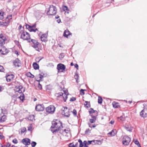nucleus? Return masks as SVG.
I'll return each instance as SVG.
<instances>
[{
	"mask_svg": "<svg viewBox=\"0 0 147 147\" xmlns=\"http://www.w3.org/2000/svg\"><path fill=\"white\" fill-rule=\"evenodd\" d=\"M51 130L53 133L60 130L62 128V124L58 120L53 121L52 122Z\"/></svg>",
	"mask_w": 147,
	"mask_h": 147,
	"instance_id": "obj_1",
	"label": "nucleus"
},
{
	"mask_svg": "<svg viewBox=\"0 0 147 147\" xmlns=\"http://www.w3.org/2000/svg\"><path fill=\"white\" fill-rule=\"evenodd\" d=\"M19 35L20 36V38L24 40H27L30 42V34L26 31H24V28H20V30Z\"/></svg>",
	"mask_w": 147,
	"mask_h": 147,
	"instance_id": "obj_2",
	"label": "nucleus"
},
{
	"mask_svg": "<svg viewBox=\"0 0 147 147\" xmlns=\"http://www.w3.org/2000/svg\"><path fill=\"white\" fill-rule=\"evenodd\" d=\"M68 95V93L65 92L63 90L62 92H61L58 93H56L55 96L57 97V99L61 101H64L66 102L67 98V95Z\"/></svg>",
	"mask_w": 147,
	"mask_h": 147,
	"instance_id": "obj_3",
	"label": "nucleus"
},
{
	"mask_svg": "<svg viewBox=\"0 0 147 147\" xmlns=\"http://www.w3.org/2000/svg\"><path fill=\"white\" fill-rule=\"evenodd\" d=\"M56 12V7L51 5L50 6L49 8V11L47 12V14L50 15H54L55 14Z\"/></svg>",
	"mask_w": 147,
	"mask_h": 147,
	"instance_id": "obj_4",
	"label": "nucleus"
},
{
	"mask_svg": "<svg viewBox=\"0 0 147 147\" xmlns=\"http://www.w3.org/2000/svg\"><path fill=\"white\" fill-rule=\"evenodd\" d=\"M30 42H32L33 45L32 46L36 50L40 52L41 49L39 48L38 46L39 43L37 42L36 40L31 39L30 40Z\"/></svg>",
	"mask_w": 147,
	"mask_h": 147,
	"instance_id": "obj_5",
	"label": "nucleus"
},
{
	"mask_svg": "<svg viewBox=\"0 0 147 147\" xmlns=\"http://www.w3.org/2000/svg\"><path fill=\"white\" fill-rule=\"evenodd\" d=\"M62 113L65 117H69L70 116L69 110L67 107H63L61 109Z\"/></svg>",
	"mask_w": 147,
	"mask_h": 147,
	"instance_id": "obj_6",
	"label": "nucleus"
},
{
	"mask_svg": "<svg viewBox=\"0 0 147 147\" xmlns=\"http://www.w3.org/2000/svg\"><path fill=\"white\" fill-rule=\"evenodd\" d=\"M131 140V138L128 136H124L123 138V144L124 145H127L129 144Z\"/></svg>",
	"mask_w": 147,
	"mask_h": 147,
	"instance_id": "obj_7",
	"label": "nucleus"
},
{
	"mask_svg": "<svg viewBox=\"0 0 147 147\" xmlns=\"http://www.w3.org/2000/svg\"><path fill=\"white\" fill-rule=\"evenodd\" d=\"M55 107L53 105H51L46 109V111L52 114L53 113L55 110Z\"/></svg>",
	"mask_w": 147,
	"mask_h": 147,
	"instance_id": "obj_8",
	"label": "nucleus"
},
{
	"mask_svg": "<svg viewBox=\"0 0 147 147\" xmlns=\"http://www.w3.org/2000/svg\"><path fill=\"white\" fill-rule=\"evenodd\" d=\"M140 115L144 118L147 117V107L144 106V109L140 112Z\"/></svg>",
	"mask_w": 147,
	"mask_h": 147,
	"instance_id": "obj_9",
	"label": "nucleus"
},
{
	"mask_svg": "<svg viewBox=\"0 0 147 147\" xmlns=\"http://www.w3.org/2000/svg\"><path fill=\"white\" fill-rule=\"evenodd\" d=\"M0 52L3 55H5L8 53V50L4 47H3L2 45L0 47Z\"/></svg>",
	"mask_w": 147,
	"mask_h": 147,
	"instance_id": "obj_10",
	"label": "nucleus"
},
{
	"mask_svg": "<svg viewBox=\"0 0 147 147\" xmlns=\"http://www.w3.org/2000/svg\"><path fill=\"white\" fill-rule=\"evenodd\" d=\"M26 28L28 29V30L30 32H35L37 30L36 28L34 29L35 27V26H31L28 24H27L26 25Z\"/></svg>",
	"mask_w": 147,
	"mask_h": 147,
	"instance_id": "obj_11",
	"label": "nucleus"
},
{
	"mask_svg": "<svg viewBox=\"0 0 147 147\" xmlns=\"http://www.w3.org/2000/svg\"><path fill=\"white\" fill-rule=\"evenodd\" d=\"M22 88V86L21 85L19 84L15 86L14 90L16 92H18L19 93H21L22 92L21 90Z\"/></svg>",
	"mask_w": 147,
	"mask_h": 147,
	"instance_id": "obj_12",
	"label": "nucleus"
},
{
	"mask_svg": "<svg viewBox=\"0 0 147 147\" xmlns=\"http://www.w3.org/2000/svg\"><path fill=\"white\" fill-rule=\"evenodd\" d=\"M63 135V136L70 138L71 137V134L69 130L68 129H65L62 132Z\"/></svg>",
	"mask_w": 147,
	"mask_h": 147,
	"instance_id": "obj_13",
	"label": "nucleus"
},
{
	"mask_svg": "<svg viewBox=\"0 0 147 147\" xmlns=\"http://www.w3.org/2000/svg\"><path fill=\"white\" fill-rule=\"evenodd\" d=\"M57 69L58 71H60L61 70V71L63 72L65 69V66L61 64H59L57 65Z\"/></svg>",
	"mask_w": 147,
	"mask_h": 147,
	"instance_id": "obj_14",
	"label": "nucleus"
},
{
	"mask_svg": "<svg viewBox=\"0 0 147 147\" xmlns=\"http://www.w3.org/2000/svg\"><path fill=\"white\" fill-rule=\"evenodd\" d=\"M30 140L28 138H24L22 140V142L26 146L29 145L30 144Z\"/></svg>",
	"mask_w": 147,
	"mask_h": 147,
	"instance_id": "obj_15",
	"label": "nucleus"
},
{
	"mask_svg": "<svg viewBox=\"0 0 147 147\" xmlns=\"http://www.w3.org/2000/svg\"><path fill=\"white\" fill-rule=\"evenodd\" d=\"M6 40L5 36L2 34L0 35V44L2 45L5 44V42Z\"/></svg>",
	"mask_w": 147,
	"mask_h": 147,
	"instance_id": "obj_16",
	"label": "nucleus"
},
{
	"mask_svg": "<svg viewBox=\"0 0 147 147\" xmlns=\"http://www.w3.org/2000/svg\"><path fill=\"white\" fill-rule=\"evenodd\" d=\"M35 109L38 111H43L44 110V106L42 105H37L35 107Z\"/></svg>",
	"mask_w": 147,
	"mask_h": 147,
	"instance_id": "obj_17",
	"label": "nucleus"
},
{
	"mask_svg": "<svg viewBox=\"0 0 147 147\" xmlns=\"http://www.w3.org/2000/svg\"><path fill=\"white\" fill-rule=\"evenodd\" d=\"M47 34H45L41 35L40 37L42 41L46 42L47 41Z\"/></svg>",
	"mask_w": 147,
	"mask_h": 147,
	"instance_id": "obj_18",
	"label": "nucleus"
},
{
	"mask_svg": "<svg viewBox=\"0 0 147 147\" xmlns=\"http://www.w3.org/2000/svg\"><path fill=\"white\" fill-rule=\"evenodd\" d=\"M14 77V75L13 74L9 75L6 77V80L7 82H10L13 79Z\"/></svg>",
	"mask_w": 147,
	"mask_h": 147,
	"instance_id": "obj_19",
	"label": "nucleus"
},
{
	"mask_svg": "<svg viewBox=\"0 0 147 147\" xmlns=\"http://www.w3.org/2000/svg\"><path fill=\"white\" fill-rule=\"evenodd\" d=\"M13 64L15 66L18 67L20 65V61L18 59H17L14 61Z\"/></svg>",
	"mask_w": 147,
	"mask_h": 147,
	"instance_id": "obj_20",
	"label": "nucleus"
},
{
	"mask_svg": "<svg viewBox=\"0 0 147 147\" xmlns=\"http://www.w3.org/2000/svg\"><path fill=\"white\" fill-rule=\"evenodd\" d=\"M71 34L70 32L68 30H65L64 32L63 36L67 38L68 36L71 35Z\"/></svg>",
	"mask_w": 147,
	"mask_h": 147,
	"instance_id": "obj_21",
	"label": "nucleus"
},
{
	"mask_svg": "<svg viewBox=\"0 0 147 147\" xmlns=\"http://www.w3.org/2000/svg\"><path fill=\"white\" fill-rule=\"evenodd\" d=\"M93 142L94 143H97L98 142H99L100 143V144H101V142L100 140H92V141H88L87 143V145H89L90 144H91L92 143V142ZM98 144H99V143H98Z\"/></svg>",
	"mask_w": 147,
	"mask_h": 147,
	"instance_id": "obj_22",
	"label": "nucleus"
},
{
	"mask_svg": "<svg viewBox=\"0 0 147 147\" xmlns=\"http://www.w3.org/2000/svg\"><path fill=\"white\" fill-rule=\"evenodd\" d=\"M117 131L115 129H113L110 132H109L108 134L111 135V136H114L116 134Z\"/></svg>",
	"mask_w": 147,
	"mask_h": 147,
	"instance_id": "obj_23",
	"label": "nucleus"
},
{
	"mask_svg": "<svg viewBox=\"0 0 147 147\" xmlns=\"http://www.w3.org/2000/svg\"><path fill=\"white\" fill-rule=\"evenodd\" d=\"M33 66L35 69H37L39 68V66L36 63H34L33 64Z\"/></svg>",
	"mask_w": 147,
	"mask_h": 147,
	"instance_id": "obj_24",
	"label": "nucleus"
},
{
	"mask_svg": "<svg viewBox=\"0 0 147 147\" xmlns=\"http://www.w3.org/2000/svg\"><path fill=\"white\" fill-rule=\"evenodd\" d=\"M1 123L4 122L6 119V117L5 115H3L1 117Z\"/></svg>",
	"mask_w": 147,
	"mask_h": 147,
	"instance_id": "obj_25",
	"label": "nucleus"
},
{
	"mask_svg": "<svg viewBox=\"0 0 147 147\" xmlns=\"http://www.w3.org/2000/svg\"><path fill=\"white\" fill-rule=\"evenodd\" d=\"M28 119L30 121H33L34 120V116L33 115H31L29 116L28 118Z\"/></svg>",
	"mask_w": 147,
	"mask_h": 147,
	"instance_id": "obj_26",
	"label": "nucleus"
},
{
	"mask_svg": "<svg viewBox=\"0 0 147 147\" xmlns=\"http://www.w3.org/2000/svg\"><path fill=\"white\" fill-rule=\"evenodd\" d=\"M113 106L115 108H118L119 106V103L116 102H114L113 103Z\"/></svg>",
	"mask_w": 147,
	"mask_h": 147,
	"instance_id": "obj_27",
	"label": "nucleus"
},
{
	"mask_svg": "<svg viewBox=\"0 0 147 147\" xmlns=\"http://www.w3.org/2000/svg\"><path fill=\"white\" fill-rule=\"evenodd\" d=\"M9 23V21H8L7 22H2L1 23V25H3V26H7L8 25Z\"/></svg>",
	"mask_w": 147,
	"mask_h": 147,
	"instance_id": "obj_28",
	"label": "nucleus"
},
{
	"mask_svg": "<svg viewBox=\"0 0 147 147\" xmlns=\"http://www.w3.org/2000/svg\"><path fill=\"white\" fill-rule=\"evenodd\" d=\"M21 94L20 95V96L19 97V98L20 99L23 101L24 98V95L23 94H22V93H21Z\"/></svg>",
	"mask_w": 147,
	"mask_h": 147,
	"instance_id": "obj_29",
	"label": "nucleus"
},
{
	"mask_svg": "<svg viewBox=\"0 0 147 147\" xmlns=\"http://www.w3.org/2000/svg\"><path fill=\"white\" fill-rule=\"evenodd\" d=\"M84 105L87 108L89 107H90V102L87 101H86L84 103Z\"/></svg>",
	"mask_w": 147,
	"mask_h": 147,
	"instance_id": "obj_30",
	"label": "nucleus"
},
{
	"mask_svg": "<svg viewBox=\"0 0 147 147\" xmlns=\"http://www.w3.org/2000/svg\"><path fill=\"white\" fill-rule=\"evenodd\" d=\"M102 99L101 97L99 96L98 99V103L99 104H101L102 103Z\"/></svg>",
	"mask_w": 147,
	"mask_h": 147,
	"instance_id": "obj_31",
	"label": "nucleus"
},
{
	"mask_svg": "<svg viewBox=\"0 0 147 147\" xmlns=\"http://www.w3.org/2000/svg\"><path fill=\"white\" fill-rule=\"evenodd\" d=\"M27 75L28 76L30 77L31 78H34V76L30 72H28L27 74Z\"/></svg>",
	"mask_w": 147,
	"mask_h": 147,
	"instance_id": "obj_32",
	"label": "nucleus"
},
{
	"mask_svg": "<svg viewBox=\"0 0 147 147\" xmlns=\"http://www.w3.org/2000/svg\"><path fill=\"white\" fill-rule=\"evenodd\" d=\"M36 144V142L33 141L31 143V146L32 147H34Z\"/></svg>",
	"mask_w": 147,
	"mask_h": 147,
	"instance_id": "obj_33",
	"label": "nucleus"
},
{
	"mask_svg": "<svg viewBox=\"0 0 147 147\" xmlns=\"http://www.w3.org/2000/svg\"><path fill=\"white\" fill-rule=\"evenodd\" d=\"M63 9L64 11H65V12L68 11V7L66 6H64L63 7Z\"/></svg>",
	"mask_w": 147,
	"mask_h": 147,
	"instance_id": "obj_34",
	"label": "nucleus"
},
{
	"mask_svg": "<svg viewBox=\"0 0 147 147\" xmlns=\"http://www.w3.org/2000/svg\"><path fill=\"white\" fill-rule=\"evenodd\" d=\"M11 146L9 142H7L6 143V144L4 145L3 146L4 147H9Z\"/></svg>",
	"mask_w": 147,
	"mask_h": 147,
	"instance_id": "obj_35",
	"label": "nucleus"
},
{
	"mask_svg": "<svg viewBox=\"0 0 147 147\" xmlns=\"http://www.w3.org/2000/svg\"><path fill=\"white\" fill-rule=\"evenodd\" d=\"M39 75L40 76L39 77L40 79L38 80H37V81H38L39 82H40V81H41V79L43 77V76L40 74H39Z\"/></svg>",
	"mask_w": 147,
	"mask_h": 147,
	"instance_id": "obj_36",
	"label": "nucleus"
},
{
	"mask_svg": "<svg viewBox=\"0 0 147 147\" xmlns=\"http://www.w3.org/2000/svg\"><path fill=\"white\" fill-rule=\"evenodd\" d=\"M96 121V120H95V118L94 119H90V122L91 123H94Z\"/></svg>",
	"mask_w": 147,
	"mask_h": 147,
	"instance_id": "obj_37",
	"label": "nucleus"
},
{
	"mask_svg": "<svg viewBox=\"0 0 147 147\" xmlns=\"http://www.w3.org/2000/svg\"><path fill=\"white\" fill-rule=\"evenodd\" d=\"M64 57V55H63V54L62 53L60 55L59 58L60 59H62Z\"/></svg>",
	"mask_w": 147,
	"mask_h": 147,
	"instance_id": "obj_38",
	"label": "nucleus"
},
{
	"mask_svg": "<svg viewBox=\"0 0 147 147\" xmlns=\"http://www.w3.org/2000/svg\"><path fill=\"white\" fill-rule=\"evenodd\" d=\"M3 13H0V20H1L3 18Z\"/></svg>",
	"mask_w": 147,
	"mask_h": 147,
	"instance_id": "obj_39",
	"label": "nucleus"
},
{
	"mask_svg": "<svg viewBox=\"0 0 147 147\" xmlns=\"http://www.w3.org/2000/svg\"><path fill=\"white\" fill-rule=\"evenodd\" d=\"M79 76L78 74H76L74 76V78L76 80V81H77L78 80V79Z\"/></svg>",
	"mask_w": 147,
	"mask_h": 147,
	"instance_id": "obj_40",
	"label": "nucleus"
},
{
	"mask_svg": "<svg viewBox=\"0 0 147 147\" xmlns=\"http://www.w3.org/2000/svg\"><path fill=\"white\" fill-rule=\"evenodd\" d=\"M83 144H84V147H88V146H87V143L86 141H84L83 142Z\"/></svg>",
	"mask_w": 147,
	"mask_h": 147,
	"instance_id": "obj_41",
	"label": "nucleus"
},
{
	"mask_svg": "<svg viewBox=\"0 0 147 147\" xmlns=\"http://www.w3.org/2000/svg\"><path fill=\"white\" fill-rule=\"evenodd\" d=\"M12 142L15 144H17L18 142V140L16 138L13 139L12 140Z\"/></svg>",
	"mask_w": 147,
	"mask_h": 147,
	"instance_id": "obj_42",
	"label": "nucleus"
},
{
	"mask_svg": "<svg viewBox=\"0 0 147 147\" xmlns=\"http://www.w3.org/2000/svg\"><path fill=\"white\" fill-rule=\"evenodd\" d=\"M84 90L82 89H81L80 90V92L81 94L84 95Z\"/></svg>",
	"mask_w": 147,
	"mask_h": 147,
	"instance_id": "obj_43",
	"label": "nucleus"
},
{
	"mask_svg": "<svg viewBox=\"0 0 147 147\" xmlns=\"http://www.w3.org/2000/svg\"><path fill=\"white\" fill-rule=\"evenodd\" d=\"M72 113L75 116H76L77 115V112L75 109H74L72 111Z\"/></svg>",
	"mask_w": 147,
	"mask_h": 147,
	"instance_id": "obj_44",
	"label": "nucleus"
},
{
	"mask_svg": "<svg viewBox=\"0 0 147 147\" xmlns=\"http://www.w3.org/2000/svg\"><path fill=\"white\" fill-rule=\"evenodd\" d=\"M69 147H75V146L72 143H70L69 145Z\"/></svg>",
	"mask_w": 147,
	"mask_h": 147,
	"instance_id": "obj_45",
	"label": "nucleus"
},
{
	"mask_svg": "<svg viewBox=\"0 0 147 147\" xmlns=\"http://www.w3.org/2000/svg\"><path fill=\"white\" fill-rule=\"evenodd\" d=\"M4 68L3 67L0 65V71L3 72V71Z\"/></svg>",
	"mask_w": 147,
	"mask_h": 147,
	"instance_id": "obj_46",
	"label": "nucleus"
},
{
	"mask_svg": "<svg viewBox=\"0 0 147 147\" xmlns=\"http://www.w3.org/2000/svg\"><path fill=\"white\" fill-rule=\"evenodd\" d=\"M134 143L135 144L137 145H138L140 144L139 141L137 140H136L134 141Z\"/></svg>",
	"mask_w": 147,
	"mask_h": 147,
	"instance_id": "obj_47",
	"label": "nucleus"
},
{
	"mask_svg": "<svg viewBox=\"0 0 147 147\" xmlns=\"http://www.w3.org/2000/svg\"><path fill=\"white\" fill-rule=\"evenodd\" d=\"M76 99L75 98L73 97L70 98V101H74L76 100Z\"/></svg>",
	"mask_w": 147,
	"mask_h": 147,
	"instance_id": "obj_48",
	"label": "nucleus"
},
{
	"mask_svg": "<svg viewBox=\"0 0 147 147\" xmlns=\"http://www.w3.org/2000/svg\"><path fill=\"white\" fill-rule=\"evenodd\" d=\"M32 125L31 124V125H30V126L28 127V130L30 131H31L32 129Z\"/></svg>",
	"mask_w": 147,
	"mask_h": 147,
	"instance_id": "obj_49",
	"label": "nucleus"
},
{
	"mask_svg": "<svg viewBox=\"0 0 147 147\" xmlns=\"http://www.w3.org/2000/svg\"><path fill=\"white\" fill-rule=\"evenodd\" d=\"M91 116L92 117V119H94L95 118V120H96V116H93L92 114L91 115Z\"/></svg>",
	"mask_w": 147,
	"mask_h": 147,
	"instance_id": "obj_50",
	"label": "nucleus"
},
{
	"mask_svg": "<svg viewBox=\"0 0 147 147\" xmlns=\"http://www.w3.org/2000/svg\"><path fill=\"white\" fill-rule=\"evenodd\" d=\"M90 130L89 129H86V130L85 132L86 133H87L88 132H90Z\"/></svg>",
	"mask_w": 147,
	"mask_h": 147,
	"instance_id": "obj_51",
	"label": "nucleus"
},
{
	"mask_svg": "<svg viewBox=\"0 0 147 147\" xmlns=\"http://www.w3.org/2000/svg\"><path fill=\"white\" fill-rule=\"evenodd\" d=\"M115 122V121L114 120H111L110 122V123L112 125L113 124V123H114Z\"/></svg>",
	"mask_w": 147,
	"mask_h": 147,
	"instance_id": "obj_52",
	"label": "nucleus"
},
{
	"mask_svg": "<svg viewBox=\"0 0 147 147\" xmlns=\"http://www.w3.org/2000/svg\"><path fill=\"white\" fill-rule=\"evenodd\" d=\"M3 137V135L1 133H0V139H2Z\"/></svg>",
	"mask_w": 147,
	"mask_h": 147,
	"instance_id": "obj_53",
	"label": "nucleus"
},
{
	"mask_svg": "<svg viewBox=\"0 0 147 147\" xmlns=\"http://www.w3.org/2000/svg\"><path fill=\"white\" fill-rule=\"evenodd\" d=\"M75 67H76L77 69H78V65L77 64H76L75 65Z\"/></svg>",
	"mask_w": 147,
	"mask_h": 147,
	"instance_id": "obj_54",
	"label": "nucleus"
},
{
	"mask_svg": "<svg viewBox=\"0 0 147 147\" xmlns=\"http://www.w3.org/2000/svg\"><path fill=\"white\" fill-rule=\"evenodd\" d=\"M88 124L89 127H91V128H92V125H91V124H90L89 123H88Z\"/></svg>",
	"mask_w": 147,
	"mask_h": 147,
	"instance_id": "obj_55",
	"label": "nucleus"
},
{
	"mask_svg": "<svg viewBox=\"0 0 147 147\" xmlns=\"http://www.w3.org/2000/svg\"><path fill=\"white\" fill-rule=\"evenodd\" d=\"M83 143H82L80 144L79 147H83Z\"/></svg>",
	"mask_w": 147,
	"mask_h": 147,
	"instance_id": "obj_56",
	"label": "nucleus"
},
{
	"mask_svg": "<svg viewBox=\"0 0 147 147\" xmlns=\"http://www.w3.org/2000/svg\"><path fill=\"white\" fill-rule=\"evenodd\" d=\"M78 142H79L80 144L82 143V142L81 140L79 139L78 141Z\"/></svg>",
	"mask_w": 147,
	"mask_h": 147,
	"instance_id": "obj_57",
	"label": "nucleus"
},
{
	"mask_svg": "<svg viewBox=\"0 0 147 147\" xmlns=\"http://www.w3.org/2000/svg\"><path fill=\"white\" fill-rule=\"evenodd\" d=\"M38 87L40 89H42V87L41 85H40L38 86Z\"/></svg>",
	"mask_w": 147,
	"mask_h": 147,
	"instance_id": "obj_58",
	"label": "nucleus"
},
{
	"mask_svg": "<svg viewBox=\"0 0 147 147\" xmlns=\"http://www.w3.org/2000/svg\"><path fill=\"white\" fill-rule=\"evenodd\" d=\"M74 145L75 146V147H78V142H77Z\"/></svg>",
	"mask_w": 147,
	"mask_h": 147,
	"instance_id": "obj_59",
	"label": "nucleus"
},
{
	"mask_svg": "<svg viewBox=\"0 0 147 147\" xmlns=\"http://www.w3.org/2000/svg\"><path fill=\"white\" fill-rule=\"evenodd\" d=\"M96 125H95V124H94L93 125H92V127H93V128H94L95 127H96Z\"/></svg>",
	"mask_w": 147,
	"mask_h": 147,
	"instance_id": "obj_60",
	"label": "nucleus"
},
{
	"mask_svg": "<svg viewBox=\"0 0 147 147\" xmlns=\"http://www.w3.org/2000/svg\"><path fill=\"white\" fill-rule=\"evenodd\" d=\"M15 53L17 55H18V52L17 51H15Z\"/></svg>",
	"mask_w": 147,
	"mask_h": 147,
	"instance_id": "obj_61",
	"label": "nucleus"
},
{
	"mask_svg": "<svg viewBox=\"0 0 147 147\" xmlns=\"http://www.w3.org/2000/svg\"><path fill=\"white\" fill-rule=\"evenodd\" d=\"M61 21V20H58L57 21V22L58 23H59Z\"/></svg>",
	"mask_w": 147,
	"mask_h": 147,
	"instance_id": "obj_62",
	"label": "nucleus"
},
{
	"mask_svg": "<svg viewBox=\"0 0 147 147\" xmlns=\"http://www.w3.org/2000/svg\"><path fill=\"white\" fill-rule=\"evenodd\" d=\"M0 147H4V146L1 144H0Z\"/></svg>",
	"mask_w": 147,
	"mask_h": 147,
	"instance_id": "obj_63",
	"label": "nucleus"
},
{
	"mask_svg": "<svg viewBox=\"0 0 147 147\" xmlns=\"http://www.w3.org/2000/svg\"><path fill=\"white\" fill-rule=\"evenodd\" d=\"M59 18V16H56L55 17V18H56V19H58V18Z\"/></svg>",
	"mask_w": 147,
	"mask_h": 147,
	"instance_id": "obj_64",
	"label": "nucleus"
}]
</instances>
